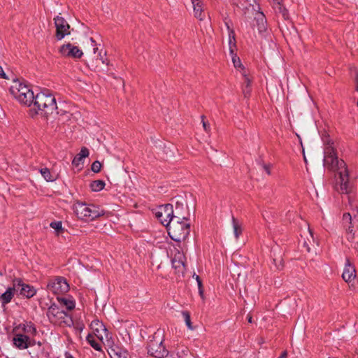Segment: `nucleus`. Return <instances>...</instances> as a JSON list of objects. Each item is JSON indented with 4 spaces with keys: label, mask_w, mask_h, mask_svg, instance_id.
Returning <instances> with one entry per match:
<instances>
[{
    "label": "nucleus",
    "mask_w": 358,
    "mask_h": 358,
    "mask_svg": "<svg viewBox=\"0 0 358 358\" xmlns=\"http://www.w3.org/2000/svg\"><path fill=\"white\" fill-rule=\"evenodd\" d=\"M88 156V149L85 147H83L81 148L80 152L76 156H75V157L73 159L72 164L76 166H78L80 164L82 160L84 158L87 157Z\"/></svg>",
    "instance_id": "nucleus-23"
},
{
    "label": "nucleus",
    "mask_w": 358,
    "mask_h": 358,
    "mask_svg": "<svg viewBox=\"0 0 358 358\" xmlns=\"http://www.w3.org/2000/svg\"><path fill=\"white\" fill-rule=\"evenodd\" d=\"M40 173L46 181H54L55 180L48 168L41 169Z\"/></svg>",
    "instance_id": "nucleus-27"
},
{
    "label": "nucleus",
    "mask_w": 358,
    "mask_h": 358,
    "mask_svg": "<svg viewBox=\"0 0 358 358\" xmlns=\"http://www.w3.org/2000/svg\"><path fill=\"white\" fill-rule=\"evenodd\" d=\"M166 227L170 238L176 242L185 241L190 232V223L181 213H178Z\"/></svg>",
    "instance_id": "nucleus-3"
},
{
    "label": "nucleus",
    "mask_w": 358,
    "mask_h": 358,
    "mask_svg": "<svg viewBox=\"0 0 358 358\" xmlns=\"http://www.w3.org/2000/svg\"><path fill=\"white\" fill-rule=\"evenodd\" d=\"M275 8L278 9V12L282 14L285 19L288 18V11L282 4L276 6Z\"/></svg>",
    "instance_id": "nucleus-31"
},
{
    "label": "nucleus",
    "mask_w": 358,
    "mask_h": 358,
    "mask_svg": "<svg viewBox=\"0 0 358 358\" xmlns=\"http://www.w3.org/2000/svg\"><path fill=\"white\" fill-rule=\"evenodd\" d=\"M90 327L93 331L92 334L102 343H103L104 339H106V343H108V340H110L111 337L108 331L104 324L99 320H93L91 322Z\"/></svg>",
    "instance_id": "nucleus-9"
},
{
    "label": "nucleus",
    "mask_w": 358,
    "mask_h": 358,
    "mask_svg": "<svg viewBox=\"0 0 358 358\" xmlns=\"http://www.w3.org/2000/svg\"><path fill=\"white\" fill-rule=\"evenodd\" d=\"M73 210L78 219L94 220L104 215V210L94 205L76 201L73 205Z\"/></svg>",
    "instance_id": "nucleus-4"
},
{
    "label": "nucleus",
    "mask_w": 358,
    "mask_h": 358,
    "mask_svg": "<svg viewBox=\"0 0 358 358\" xmlns=\"http://www.w3.org/2000/svg\"><path fill=\"white\" fill-rule=\"evenodd\" d=\"M185 257L182 252H178L174 257L172 259V265L173 267L177 271V272L183 273L185 270Z\"/></svg>",
    "instance_id": "nucleus-16"
},
{
    "label": "nucleus",
    "mask_w": 358,
    "mask_h": 358,
    "mask_svg": "<svg viewBox=\"0 0 358 358\" xmlns=\"http://www.w3.org/2000/svg\"><path fill=\"white\" fill-rule=\"evenodd\" d=\"M97 58L101 61L102 64H106L107 65L108 64V62H106V60L102 56L101 52H99L98 53Z\"/></svg>",
    "instance_id": "nucleus-37"
},
{
    "label": "nucleus",
    "mask_w": 358,
    "mask_h": 358,
    "mask_svg": "<svg viewBox=\"0 0 358 358\" xmlns=\"http://www.w3.org/2000/svg\"><path fill=\"white\" fill-rule=\"evenodd\" d=\"M50 227L55 229L56 231H62V222H52L50 224Z\"/></svg>",
    "instance_id": "nucleus-32"
},
{
    "label": "nucleus",
    "mask_w": 358,
    "mask_h": 358,
    "mask_svg": "<svg viewBox=\"0 0 358 358\" xmlns=\"http://www.w3.org/2000/svg\"><path fill=\"white\" fill-rule=\"evenodd\" d=\"M65 358H74V357L71 355H70L69 352H66Z\"/></svg>",
    "instance_id": "nucleus-44"
},
{
    "label": "nucleus",
    "mask_w": 358,
    "mask_h": 358,
    "mask_svg": "<svg viewBox=\"0 0 358 358\" xmlns=\"http://www.w3.org/2000/svg\"><path fill=\"white\" fill-rule=\"evenodd\" d=\"M231 59H232V62H233V64H234V66L236 69H241L242 70L244 69L242 64H241V59H239V57H238L236 56V55L235 54V52H234V55H231Z\"/></svg>",
    "instance_id": "nucleus-29"
},
{
    "label": "nucleus",
    "mask_w": 358,
    "mask_h": 358,
    "mask_svg": "<svg viewBox=\"0 0 358 358\" xmlns=\"http://www.w3.org/2000/svg\"><path fill=\"white\" fill-rule=\"evenodd\" d=\"M14 287L16 292L23 297L30 299L36 294V289L31 285L24 283L21 279H14Z\"/></svg>",
    "instance_id": "nucleus-11"
},
{
    "label": "nucleus",
    "mask_w": 358,
    "mask_h": 358,
    "mask_svg": "<svg viewBox=\"0 0 358 358\" xmlns=\"http://www.w3.org/2000/svg\"><path fill=\"white\" fill-rule=\"evenodd\" d=\"M197 283H198V287H199V294H200V295L202 296V295H203V289H202L201 280H199V281L197 282Z\"/></svg>",
    "instance_id": "nucleus-40"
},
{
    "label": "nucleus",
    "mask_w": 358,
    "mask_h": 358,
    "mask_svg": "<svg viewBox=\"0 0 358 358\" xmlns=\"http://www.w3.org/2000/svg\"><path fill=\"white\" fill-rule=\"evenodd\" d=\"M281 1H282V0H273V3L275 8L278 6L281 5L282 4Z\"/></svg>",
    "instance_id": "nucleus-42"
},
{
    "label": "nucleus",
    "mask_w": 358,
    "mask_h": 358,
    "mask_svg": "<svg viewBox=\"0 0 358 358\" xmlns=\"http://www.w3.org/2000/svg\"><path fill=\"white\" fill-rule=\"evenodd\" d=\"M0 78L1 79H8L6 74L3 71L2 67L0 66Z\"/></svg>",
    "instance_id": "nucleus-38"
},
{
    "label": "nucleus",
    "mask_w": 358,
    "mask_h": 358,
    "mask_svg": "<svg viewBox=\"0 0 358 358\" xmlns=\"http://www.w3.org/2000/svg\"><path fill=\"white\" fill-rule=\"evenodd\" d=\"M324 165L329 169L337 171L339 175L338 190L342 194L351 192L352 186L349 182V176L343 160H339L334 148L327 147L324 151Z\"/></svg>",
    "instance_id": "nucleus-2"
},
{
    "label": "nucleus",
    "mask_w": 358,
    "mask_h": 358,
    "mask_svg": "<svg viewBox=\"0 0 358 358\" xmlns=\"http://www.w3.org/2000/svg\"><path fill=\"white\" fill-rule=\"evenodd\" d=\"M10 92L20 104L30 107L29 115L31 117L36 115L48 117L57 109L55 97L48 90L34 95L29 86L19 80H14L10 87Z\"/></svg>",
    "instance_id": "nucleus-1"
},
{
    "label": "nucleus",
    "mask_w": 358,
    "mask_h": 358,
    "mask_svg": "<svg viewBox=\"0 0 358 358\" xmlns=\"http://www.w3.org/2000/svg\"><path fill=\"white\" fill-rule=\"evenodd\" d=\"M243 76L245 78V80L243 83V93L245 97H248L250 96V92H251V89H250L251 81L249 79V78L247 77L246 74L245 73V71L243 73Z\"/></svg>",
    "instance_id": "nucleus-25"
},
{
    "label": "nucleus",
    "mask_w": 358,
    "mask_h": 358,
    "mask_svg": "<svg viewBox=\"0 0 358 358\" xmlns=\"http://www.w3.org/2000/svg\"><path fill=\"white\" fill-rule=\"evenodd\" d=\"M263 168L265 170V171L267 173L268 175L271 174L269 165L264 164Z\"/></svg>",
    "instance_id": "nucleus-41"
},
{
    "label": "nucleus",
    "mask_w": 358,
    "mask_h": 358,
    "mask_svg": "<svg viewBox=\"0 0 358 358\" xmlns=\"http://www.w3.org/2000/svg\"><path fill=\"white\" fill-rule=\"evenodd\" d=\"M16 288L14 287V280L13 281V286L8 287L6 291L0 296V302L3 306H5L11 301Z\"/></svg>",
    "instance_id": "nucleus-19"
},
{
    "label": "nucleus",
    "mask_w": 358,
    "mask_h": 358,
    "mask_svg": "<svg viewBox=\"0 0 358 358\" xmlns=\"http://www.w3.org/2000/svg\"><path fill=\"white\" fill-rule=\"evenodd\" d=\"M183 208V205L179 204V202H176V213H174L173 207L172 204L167 203L165 205L160 206L155 213L156 217L159 222L164 226L167 227L171 222H173L175 216L178 213H180L178 210Z\"/></svg>",
    "instance_id": "nucleus-6"
},
{
    "label": "nucleus",
    "mask_w": 358,
    "mask_h": 358,
    "mask_svg": "<svg viewBox=\"0 0 358 358\" xmlns=\"http://www.w3.org/2000/svg\"><path fill=\"white\" fill-rule=\"evenodd\" d=\"M47 287L55 294H62L68 292L69 286L64 278L57 277L49 281Z\"/></svg>",
    "instance_id": "nucleus-8"
},
{
    "label": "nucleus",
    "mask_w": 358,
    "mask_h": 358,
    "mask_svg": "<svg viewBox=\"0 0 358 358\" xmlns=\"http://www.w3.org/2000/svg\"><path fill=\"white\" fill-rule=\"evenodd\" d=\"M246 1L248 2L249 5H252V2L255 1V0H246Z\"/></svg>",
    "instance_id": "nucleus-47"
},
{
    "label": "nucleus",
    "mask_w": 358,
    "mask_h": 358,
    "mask_svg": "<svg viewBox=\"0 0 358 358\" xmlns=\"http://www.w3.org/2000/svg\"><path fill=\"white\" fill-rule=\"evenodd\" d=\"M194 16L199 20H203L205 18V13L203 12V3L201 0H191Z\"/></svg>",
    "instance_id": "nucleus-18"
},
{
    "label": "nucleus",
    "mask_w": 358,
    "mask_h": 358,
    "mask_svg": "<svg viewBox=\"0 0 358 358\" xmlns=\"http://www.w3.org/2000/svg\"><path fill=\"white\" fill-rule=\"evenodd\" d=\"M46 315L49 321L54 324L66 327H71L73 324L71 315L55 304L49 307Z\"/></svg>",
    "instance_id": "nucleus-5"
},
{
    "label": "nucleus",
    "mask_w": 358,
    "mask_h": 358,
    "mask_svg": "<svg viewBox=\"0 0 358 358\" xmlns=\"http://www.w3.org/2000/svg\"><path fill=\"white\" fill-rule=\"evenodd\" d=\"M356 90L358 92V78L356 80Z\"/></svg>",
    "instance_id": "nucleus-46"
},
{
    "label": "nucleus",
    "mask_w": 358,
    "mask_h": 358,
    "mask_svg": "<svg viewBox=\"0 0 358 358\" xmlns=\"http://www.w3.org/2000/svg\"><path fill=\"white\" fill-rule=\"evenodd\" d=\"M87 342L91 345L92 348H93L95 350L97 351H101L102 350V343H105L104 342L102 343L99 340L98 341L96 339V337L94 336L93 334H88V336L86 338Z\"/></svg>",
    "instance_id": "nucleus-22"
},
{
    "label": "nucleus",
    "mask_w": 358,
    "mask_h": 358,
    "mask_svg": "<svg viewBox=\"0 0 358 358\" xmlns=\"http://www.w3.org/2000/svg\"><path fill=\"white\" fill-rule=\"evenodd\" d=\"M22 329L24 332L23 334L29 336L30 338L34 337L37 334V330L35 325L31 322H25L22 325Z\"/></svg>",
    "instance_id": "nucleus-20"
},
{
    "label": "nucleus",
    "mask_w": 358,
    "mask_h": 358,
    "mask_svg": "<svg viewBox=\"0 0 358 358\" xmlns=\"http://www.w3.org/2000/svg\"><path fill=\"white\" fill-rule=\"evenodd\" d=\"M226 26L228 29L229 52L231 55H234V52L236 48L235 34L234 30L230 28L227 22H226Z\"/></svg>",
    "instance_id": "nucleus-21"
},
{
    "label": "nucleus",
    "mask_w": 358,
    "mask_h": 358,
    "mask_svg": "<svg viewBox=\"0 0 358 358\" xmlns=\"http://www.w3.org/2000/svg\"><path fill=\"white\" fill-rule=\"evenodd\" d=\"M61 302L66 306L68 310H72L75 308V303L73 301L62 299Z\"/></svg>",
    "instance_id": "nucleus-30"
},
{
    "label": "nucleus",
    "mask_w": 358,
    "mask_h": 358,
    "mask_svg": "<svg viewBox=\"0 0 358 358\" xmlns=\"http://www.w3.org/2000/svg\"><path fill=\"white\" fill-rule=\"evenodd\" d=\"M101 168V164L99 161H95L92 164V171L94 173L100 171Z\"/></svg>",
    "instance_id": "nucleus-33"
},
{
    "label": "nucleus",
    "mask_w": 358,
    "mask_h": 358,
    "mask_svg": "<svg viewBox=\"0 0 358 358\" xmlns=\"http://www.w3.org/2000/svg\"><path fill=\"white\" fill-rule=\"evenodd\" d=\"M287 352L284 351L282 352V354L280 355V356L278 358H287Z\"/></svg>",
    "instance_id": "nucleus-43"
},
{
    "label": "nucleus",
    "mask_w": 358,
    "mask_h": 358,
    "mask_svg": "<svg viewBox=\"0 0 358 358\" xmlns=\"http://www.w3.org/2000/svg\"><path fill=\"white\" fill-rule=\"evenodd\" d=\"M355 268L352 264H351L349 259H347L342 274V278L346 282L350 283L355 280Z\"/></svg>",
    "instance_id": "nucleus-15"
},
{
    "label": "nucleus",
    "mask_w": 358,
    "mask_h": 358,
    "mask_svg": "<svg viewBox=\"0 0 358 358\" xmlns=\"http://www.w3.org/2000/svg\"><path fill=\"white\" fill-rule=\"evenodd\" d=\"M90 41L92 43V45L93 46V52H94V54H96L98 50V48L96 47V42L92 38H90Z\"/></svg>",
    "instance_id": "nucleus-36"
},
{
    "label": "nucleus",
    "mask_w": 358,
    "mask_h": 358,
    "mask_svg": "<svg viewBox=\"0 0 358 358\" xmlns=\"http://www.w3.org/2000/svg\"><path fill=\"white\" fill-rule=\"evenodd\" d=\"M158 332L155 334L154 339L148 344V353L156 358H164L167 356L168 350L163 345L162 340H157Z\"/></svg>",
    "instance_id": "nucleus-7"
},
{
    "label": "nucleus",
    "mask_w": 358,
    "mask_h": 358,
    "mask_svg": "<svg viewBox=\"0 0 358 358\" xmlns=\"http://www.w3.org/2000/svg\"><path fill=\"white\" fill-rule=\"evenodd\" d=\"M13 343L17 348L24 350L30 346H34L35 345V341L29 336L23 334H17L13 338Z\"/></svg>",
    "instance_id": "nucleus-12"
},
{
    "label": "nucleus",
    "mask_w": 358,
    "mask_h": 358,
    "mask_svg": "<svg viewBox=\"0 0 358 358\" xmlns=\"http://www.w3.org/2000/svg\"><path fill=\"white\" fill-rule=\"evenodd\" d=\"M194 276H195V279L196 280V281L198 282L199 280H200V278H199V275H194Z\"/></svg>",
    "instance_id": "nucleus-48"
},
{
    "label": "nucleus",
    "mask_w": 358,
    "mask_h": 358,
    "mask_svg": "<svg viewBox=\"0 0 358 358\" xmlns=\"http://www.w3.org/2000/svg\"><path fill=\"white\" fill-rule=\"evenodd\" d=\"M352 231V227H348V229H347V232H348V238L349 240L353 239V235L351 234Z\"/></svg>",
    "instance_id": "nucleus-39"
},
{
    "label": "nucleus",
    "mask_w": 358,
    "mask_h": 358,
    "mask_svg": "<svg viewBox=\"0 0 358 358\" xmlns=\"http://www.w3.org/2000/svg\"><path fill=\"white\" fill-rule=\"evenodd\" d=\"M105 182L103 180H97L91 182L90 187L94 192H99L105 187Z\"/></svg>",
    "instance_id": "nucleus-26"
},
{
    "label": "nucleus",
    "mask_w": 358,
    "mask_h": 358,
    "mask_svg": "<svg viewBox=\"0 0 358 358\" xmlns=\"http://www.w3.org/2000/svg\"><path fill=\"white\" fill-rule=\"evenodd\" d=\"M106 345L109 347L108 352L110 358H127V352L114 344L113 341L108 340Z\"/></svg>",
    "instance_id": "nucleus-14"
},
{
    "label": "nucleus",
    "mask_w": 358,
    "mask_h": 358,
    "mask_svg": "<svg viewBox=\"0 0 358 358\" xmlns=\"http://www.w3.org/2000/svg\"><path fill=\"white\" fill-rule=\"evenodd\" d=\"M201 117V122H202V125H203V128L204 131L208 133L210 132V124L208 123V121L205 120L204 115H202Z\"/></svg>",
    "instance_id": "nucleus-34"
},
{
    "label": "nucleus",
    "mask_w": 358,
    "mask_h": 358,
    "mask_svg": "<svg viewBox=\"0 0 358 358\" xmlns=\"http://www.w3.org/2000/svg\"><path fill=\"white\" fill-rule=\"evenodd\" d=\"M248 322L250 323H252V316H250V315H248Z\"/></svg>",
    "instance_id": "nucleus-45"
},
{
    "label": "nucleus",
    "mask_w": 358,
    "mask_h": 358,
    "mask_svg": "<svg viewBox=\"0 0 358 358\" xmlns=\"http://www.w3.org/2000/svg\"><path fill=\"white\" fill-rule=\"evenodd\" d=\"M351 220H352V217H351V215H350V213H345V214H343V222H346L350 223L351 222Z\"/></svg>",
    "instance_id": "nucleus-35"
},
{
    "label": "nucleus",
    "mask_w": 358,
    "mask_h": 358,
    "mask_svg": "<svg viewBox=\"0 0 358 358\" xmlns=\"http://www.w3.org/2000/svg\"><path fill=\"white\" fill-rule=\"evenodd\" d=\"M56 28L55 36L58 41L63 39L66 36L71 34L70 26L67 21L61 16H56L54 18Z\"/></svg>",
    "instance_id": "nucleus-10"
},
{
    "label": "nucleus",
    "mask_w": 358,
    "mask_h": 358,
    "mask_svg": "<svg viewBox=\"0 0 358 358\" xmlns=\"http://www.w3.org/2000/svg\"><path fill=\"white\" fill-rule=\"evenodd\" d=\"M182 317L184 318L185 322L187 327H188V329H190V330L194 329V328L192 327V322H191V319H190L189 313L187 311H183L182 313Z\"/></svg>",
    "instance_id": "nucleus-28"
},
{
    "label": "nucleus",
    "mask_w": 358,
    "mask_h": 358,
    "mask_svg": "<svg viewBox=\"0 0 358 358\" xmlns=\"http://www.w3.org/2000/svg\"><path fill=\"white\" fill-rule=\"evenodd\" d=\"M255 20L259 34H264L267 30V22L264 14L261 11H257L255 15Z\"/></svg>",
    "instance_id": "nucleus-17"
},
{
    "label": "nucleus",
    "mask_w": 358,
    "mask_h": 358,
    "mask_svg": "<svg viewBox=\"0 0 358 358\" xmlns=\"http://www.w3.org/2000/svg\"><path fill=\"white\" fill-rule=\"evenodd\" d=\"M59 52L64 57H72L75 59L80 58L83 55L81 50H80L77 46H74L71 43L63 45L60 48Z\"/></svg>",
    "instance_id": "nucleus-13"
},
{
    "label": "nucleus",
    "mask_w": 358,
    "mask_h": 358,
    "mask_svg": "<svg viewBox=\"0 0 358 358\" xmlns=\"http://www.w3.org/2000/svg\"><path fill=\"white\" fill-rule=\"evenodd\" d=\"M232 221V227H233V231L236 240L238 239L240 235L242 234L243 228L241 223L234 216L231 219Z\"/></svg>",
    "instance_id": "nucleus-24"
}]
</instances>
